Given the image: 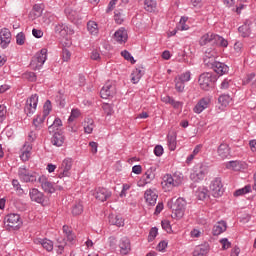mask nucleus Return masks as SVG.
<instances>
[{
	"instance_id": "nucleus-46",
	"label": "nucleus",
	"mask_w": 256,
	"mask_h": 256,
	"mask_svg": "<svg viewBox=\"0 0 256 256\" xmlns=\"http://www.w3.org/2000/svg\"><path fill=\"white\" fill-rule=\"evenodd\" d=\"M175 89L178 93H183L185 91V82L181 81L179 78L175 79Z\"/></svg>"
},
{
	"instance_id": "nucleus-26",
	"label": "nucleus",
	"mask_w": 256,
	"mask_h": 256,
	"mask_svg": "<svg viewBox=\"0 0 256 256\" xmlns=\"http://www.w3.org/2000/svg\"><path fill=\"white\" fill-rule=\"evenodd\" d=\"M110 225H116V227H123L125 225V221L123 217L115 214H111L108 217Z\"/></svg>"
},
{
	"instance_id": "nucleus-20",
	"label": "nucleus",
	"mask_w": 256,
	"mask_h": 256,
	"mask_svg": "<svg viewBox=\"0 0 256 256\" xmlns=\"http://www.w3.org/2000/svg\"><path fill=\"white\" fill-rule=\"evenodd\" d=\"M95 197L98 201L103 203L111 197V191L107 190V188H98L96 190Z\"/></svg>"
},
{
	"instance_id": "nucleus-1",
	"label": "nucleus",
	"mask_w": 256,
	"mask_h": 256,
	"mask_svg": "<svg viewBox=\"0 0 256 256\" xmlns=\"http://www.w3.org/2000/svg\"><path fill=\"white\" fill-rule=\"evenodd\" d=\"M217 79H219L217 75L211 72H205L199 76L198 83L203 91H209L211 88L214 87Z\"/></svg>"
},
{
	"instance_id": "nucleus-32",
	"label": "nucleus",
	"mask_w": 256,
	"mask_h": 256,
	"mask_svg": "<svg viewBox=\"0 0 256 256\" xmlns=\"http://www.w3.org/2000/svg\"><path fill=\"white\" fill-rule=\"evenodd\" d=\"M144 9L148 11V13H153V11L157 9V2L155 0H145Z\"/></svg>"
},
{
	"instance_id": "nucleus-64",
	"label": "nucleus",
	"mask_w": 256,
	"mask_h": 256,
	"mask_svg": "<svg viewBox=\"0 0 256 256\" xmlns=\"http://www.w3.org/2000/svg\"><path fill=\"white\" fill-rule=\"evenodd\" d=\"M220 243L222 244V248L225 249H229V247H231V242H229V240L227 238H222L220 240Z\"/></svg>"
},
{
	"instance_id": "nucleus-28",
	"label": "nucleus",
	"mask_w": 256,
	"mask_h": 256,
	"mask_svg": "<svg viewBox=\"0 0 256 256\" xmlns=\"http://www.w3.org/2000/svg\"><path fill=\"white\" fill-rule=\"evenodd\" d=\"M195 195H196L197 199H199V201H205V199H207V197H209V190L203 186L199 187L195 191Z\"/></svg>"
},
{
	"instance_id": "nucleus-8",
	"label": "nucleus",
	"mask_w": 256,
	"mask_h": 256,
	"mask_svg": "<svg viewBox=\"0 0 256 256\" xmlns=\"http://www.w3.org/2000/svg\"><path fill=\"white\" fill-rule=\"evenodd\" d=\"M210 192L214 197H221L223 193H225V189H223V183L221 182V178H215L212 180L210 184Z\"/></svg>"
},
{
	"instance_id": "nucleus-7",
	"label": "nucleus",
	"mask_w": 256,
	"mask_h": 256,
	"mask_svg": "<svg viewBox=\"0 0 256 256\" xmlns=\"http://www.w3.org/2000/svg\"><path fill=\"white\" fill-rule=\"evenodd\" d=\"M37 103H39V96H37V94H33L27 99L24 112L28 117L37 111Z\"/></svg>"
},
{
	"instance_id": "nucleus-30",
	"label": "nucleus",
	"mask_w": 256,
	"mask_h": 256,
	"mask_svg": "<svg viewBox=\"0 0 256 256\" xmlns=\"http://www.w3.org/2000/svg\"><path fill=\"white\" fill-rule=\"evenodd\" d=\"M64 12L70 21H77L79 19V12L73 10L71 7L65 8Z\"/></svg>"
},
{
	"instance_id": "nucleus-55",
	"label": "nucleus",
	"mask_w": 256,
	"mask_h": 256,
	"mask_svg": "<svg viewBox=\"0 0 256 256\" xmlns=\"http://www.w3.org/2000/svg\"><path fill=\"white\" fill-rule=\"evenodd\" d=\"M43 109V115L44 117H47L49 113H51V100L45 102Z\"/></svg>"
},
{
	"instance_id": "nucleus-10",
	"label": "nucleus",
	"mask_w": 256,
	"mask_h": 256,
	"mask_svg": "<svg viewBox=\"0 0 256 256\" xmlns=\"http://www.w3.org/2000/svg\"><path fill=\"white\" fill-rule=\"evenodd\" d=\"M155 171L156 168L150 167L138 181L139 187H145V185H149V183L155 179Z\"/></svg>"
},
{
	"instance_id": "nucleus-3",
	"label": "nucleus",
	"mask_w": 256,
	"mask_h": 256,
	"mask_svg": "<svg viewBox=\"0 0 256 256\" xmlns=\"http://www.w3.org/2000/svg\"><path fill=\"white\" fill-rule=\"evenodd\" d=\"M45 61H47V49L43 48L33 57L30 66L34 71H37V69H41L45 65Z\"/></svg>"
},
{
	"instance_id": "nucleus-34",
	"label": "nucleus",
	"mask_w": 256,
	"mask_h": 256,
	"mask_svg": "<svg viewBox=\"0 0 256 256\" xmlns=\"http://www.w3.org/2000/svg\"><path fill=\"white\" fill-rule=\"evenodd\" d=\"M94 127H95V122L93 121V119L88 118L85 120V122H84L85 133H88V134L93 133Z\"/></svg>"
},
{
	"instance_id": "nucleus-40",
	"label": "nucleus",
	"mask_w": 256,
	"mask_h": 256,
	"mask_svg": "<svg viewBox=\"0 0 256 256\" xmlns=\"http://www.w3.org/2000/svg\"><path fill=\"white\" fill-rule=\"evenodd\" d=\"M45 119L46 117L45 115H43V116H37V118L33 120V125L37 131L41 129L42 127L41 125H43V123L45 122Z\"/></svg>"
},
{
	"instance_id": "nucleus-13",
	"label": "nucleus",
	"mask_w": 256,
	"mask_h": 256,
	"mask_svg": "<svg viewBox=\"0 0 256 256\" xmlns=\"http://www.w3.org/2000/svg\"><path fill=\"white\" fill-rule=\"evenodd\" d=\"M38 182L40 183L44 193H49L50 195L55 193V186L52 184L51 181H49V179H47V177L45 176H40L38 178Z\"/></svg>"
},
{
	"instance_id": "nucleus-36",
	"label": "nucleus",
	"mask_w": 256,
	"mask_h": 256,
	"mask_svg": "<svg viewBox=\"0 0 256 256\" xmlns=\"http://www.w3.org/2000/svg\"><path fill=\"white\" fill-rule=\"evenodd\" d=\"M83 213V204L81 202H78L73 205L72 207V215L74 217H77Z\"/></svg>"
},
{
	"instance_id": "nucleus-9",
	"label": "nucleus",
	"mask_w": 256,
	"mask_h": 256,
	"mask_svg": "<svg viewBox=\"0 0 256 256\" xmlns=\"http://www.w3.org/2000/svg\"><path fill=\"white\" fill-rule=\"evenodd\" d=\"M183 183V179L181 177L177 178V176H173L171 174H166L163 177L162 185H165L166 187H169L172 189V187H179Z\"/></svg>"
},
{
	"instance_id": "nucleus-53",
	"label": "nucleus",
	"mask_w": 256,
	"mask_h": 256,
	"mask_svg": "<svg viewBox=\"0 0 256 256\" xmlns=\"http://www.w3.org/2000/svg\"><path fill=\"white\" fill-rule=\"evenodd\" d=\"M158 229L157 227H153L150 229L149 235H148V241L151 243V241H155V237H157L158 234Z\"/></svg>"
},
{
	"instance_id": "nucleus-12",
	"label": "nucleus",
	"mask_w": 256,
	"mask_h": 256,
	"mask_svg": "<svg viewBox=\"0 0 256 256\" xmlns=\"http://www.w3.org/2000/svg\"><path fill=\"white\" fill-rule=\"evenodd\" d=\"M116 93L117 89L115 88V85H113L111 82H108L102 87L100 96L102 99H109V97H113Z\"/></svg>"
},
{
	"instance_id": "nucleus-37",
	"label": "nucleus",
	"mask_w": 256,
	"mask_h": 256,
	"mask_svg": "<svg viewBox=\"0 0 256 256\" xmlns=\"http://www.w3.org/2000/svg\"><path fill=\"white\" fill-rule=\"evenodd\" d=\"M87 29L91 35H97V33H99L98 25L95 21H89L87 23Z\"/></svg>"
},
{
	"instance_id": "nucleus-18",
	"label": "nucleus",
	"mask_w": 256,
	"mask_h": 256,
	"mask_svg": "<svg viewBox=\"0 0 256 256\" xmlns=\"http://www.w3.org/2000/svg\"><path fill=\"white\" fill-rule=\"evenodd\" d=\"M51 143L55 147H63V143H65V135H63V131L54 132Z\"/></svg>"
},
{
	"instance_id": "nucleus-14",
	"label": "nucleus",
	"mask_w": 256,
	"mask_h": 256,
	"mask_svg": "<svg viewBox=\"0 0 256 256\" xmlns=\"http://www.w3.org/2000/svg\"><path fill=\"white\" fill-rule=\"evenodd\" d=\"M11 43V31L7 28H3L0 31V46L2 49H7Z\"/></svg>"
},
{
	"instance_id": "nucleus-62",
	"label": "nucleus",
	"mask_w": 256,
	"mask_h": 256,
	"mask_svg": "<svg viewBox=\"0 0 256 256\" xmlns=\"http://www.w3.org/2000/svg\"><path fill=\"white\" fill-rule=\"evenodd\" d=\"M163 146L161 145H156L154 148V155H156V157H161V155H163Z\"/></svg>"
},
{
	"instance_id": "nucleus-38",
	"label": "nucleus",
	"mask_w": 256,
	"mask_h": 256,
	"mask_svg": "<svg viewBox=\"0 0 256 256\" xmlns=\"http://www.w3.org/2000/svg\"><path fill=\"white\" fill-rule=\"evenodd\" d=\"M214 45H219L220 47H228L229 42L225 40V38L216 34V36H214Z\"/></svg>"
},
{
	"instance_id": "nucleus-6",
	"label": "nucleus",
	"mask_w": 256,
	"mask_h": 256,
	"mask_svg": "<svg viewBox=\"0 0 256 256\" xmlns=\"http://www.w3.org/2000/svg\"><path fill=\"white\" fill-rule=\"evenodd\" d=\"M4 224L11 229H19L23 225V221H21V216L19 214H8L4 218Z\"/></svg>"
},
{
	"instance_id": "nucleus-61",
	"label": "nucleus",
	"mask_w": 256,
	"mask_h": 256,
	"mask_svg": "<svg viewBox=\"0 0 256 256\" xmlns=\"http://www.w3.org/2000/svg\"><path fill=\"white\" fill-rule=\"evenodd\" d=\"M228 169H233L234 171H239V161H230L227 165Z\"/></svg>"
},
{
	"instance_id": "nucleus-60",
	"label": "nucleus",
	"mask_w": 256,
	"mask_h": 256,
	"mask_svg": "<svg viewBox=\"0 0 256 256\" xmlns=\"http://www.w3.org/2000/svg\"><path fill=\"white\" fill-rule=\"evenodd\" d=\"M62 59L66 62L71 59V52L67 48H63L62 50Z\"/></svg>"
},
{
	"instance_id": "nucleus-17",
	"label": "nucleus",
	"mask_w": 256,
	"mask_h": 256,
	"mask_svg": "<svg viewBox=\"0 0 256 256\" xmlns=\"http://www.w3.org/2000/svg\"><path fill=\"white\" fill-rule=\"evenodd\" d=\"M218 157L221 159H229L231 157V148L227 143H221L217 149Z\"/></svg>"
},
{
	"instance_id": "nucleus-33",
	"label": "nucleus",
	"mask_w": 256,
	"mask_h": 256,
	"mask_svg": "<svg viewBox=\"0 0 256 256\" xmlns=\"http://www.w3.org/2000/svg\"><path fill=\"white\" fill-rule=\"evenodd\" d=\"M187 21H189V18L186 16H182L176 26L177 31H187L189 29V26L186 25Z\"/></svg>"
},
{
	"instance_id": "nucleus-21",
	"label": "nucleus",
	"mask_w": 256,
	"mask_h": 256,
	"mask_svg": "<svg viewBox=\"0 0 256 256\" xmlns=\"http://www.w3.org/2000/svg\"><path fill=\"white\" fill-rule=\"evenodd\" d=\"M114 39L117 41V43H127V39H129V36L127 35V30L125 28H120L114 33Z\"/></svg>"
},
{
	"instance_id": "nucleus-47",
	"label": "nucleus",
	"mask_w": 256,
	"mask_h": 256,
	"mask_svg": "<svg viewBox=\"0 0 256 256\" xmlns=\"http://www.w3.org/2000/svg\"><path fill=\"white\" fill-rule=\"evenodd\" d=\"M67 246V242L65 239L58 240V245H57V253L58 255H62L63 251H65V247Z\"/></svg>"
},
{
	"instance_id": "nucleus-51",
	"label": "nucleus",
	"mask_w": 256,
	"mask_h": 256,
	"mask_svg": "<svg viewBox=\"0 0 256 256\" xmlns=\"http://www.w3.org/2000/svg\"><path fill=\"white\" fill-rule=\"evenodd\" d=\"M178 79L182 81V83H187L188 81H191V72L190 71L184 72L183 74L178 76Z\"/></svg>"
},
{
	"instance_id": "nucleus-25",
	"label": "nucleus",
	"mask_w": 256,
	"mask_h": 256,
	"mask_svg": "<svg viewBox=\"0 0 256 256\" xmlns=\"http://www.w3.org/2000/svg\"><path fill=\"white\" fill-rule=\"evenodd\" d=\"M217 34H213V33H207L204 34L201 38H200V45L203 47L205 45H208V43H211L212 45H215V37Z\"/></svg>"
},
{
	"instance_id": "nucleus-22",
	"label": "nucleus",
	"mask_w": 256,
	"mask_h": 256,
	"mask_svg": "<svg viewBox=\"0 0 256 256\" xmlns=\"http://www.w3.org/2000/svg\"><path fill=\"white\" fill-rule=\"evenodd\" d=\"M227 231V222L221 220L218 221L212 229V235L217 236L221 235V233H225Z\"/></svg>"
},
{
	"instance_id": "nucleus-4",
	"label": "nucleus",
	"mask_w": 256,
	"mask_h": 256,
	"mask_svg": "<svg viewBox=\"0 0 256 256\" xmlns=\"http://www.w3.org/2000/svg\"><path fill=\"white\" fill-rule=\"evenodd\" d=\"M18 176L23 183H35L37 181V172L31 171L25 167L19 168Z\"/></svg>"
},
{
	"instance_id": "nucleus-54",
	"label": "nucleus",
	"mask_w": 256,
	"mask_h": 256,
	"mask_svg": "<svg viewBox=\"0 0 256 256\" xmlns=\"http://www.w3.org/2000/svg\"><path fill=\"white\" fill-rule=\"evenodd\" d=\"M239 33H242V37H249L251 35V31L249 30L247 25L240 26L238 28Z\"/></svg>"
},
{
	"instance_id": "nucleus-15",
	"label": "nucleus",
	"mask_w": 256,
	"mask_h": 256,
	"mask_svg": "<svg viewBox=\"0 0 256 256\" xmlns=\"http://www.w3.org/2000/svg\"><path fill=\"white\" fill-rule=\"evenodd\" d=\"M209 105H211V98H201L193 108V111L199 115L200 113H203L205 109H208Z\"/></svg>"
},
{
	"instance_id": "nucleus-45",
	"label": "nucleus",
	"mask_w": 256,
	"mask_h": 256,
	"mask_svg": "<svg viewBox=\"0 0 256 256\" xmlns=\"http://www.w3.org/2000/svg\"><path fill=\"white\" fill-rule=\"evenodd\" d=\"M218 103H220V105H222V107H227V105H229V103H231V97L229 95H221L218 98Z\"/></svg>"
},
{
	"instance_id": "nucleus-11",
	"label": "nucleus",
	"mask_w": 256,
	"mask_h": 256,
	"mask_svg": "<svg viewBox=\"0 0 256 256\" xmlns=\"http://www.w3.org/2000/svg\"><path fill=\"white\" fill-rule=\"evenodd\" d=\"M205 175H207V170L203 168V166L195 167L193 172L190 174V179L193 183H199V181H203V179H205Z\"/></svg>"
},
{
	"instance_id": "nucleus-23",
	"label": "nucleus",
	"mask_w": 256,
	"mask_h": 256,
	"mask_svg": "<svg viewBox=\"0 0 256 256\" xmlns=\"http://www.w3.org/2000/svg\"><path fill=\"white\" fill-rule=\"evenodd\" d=\"M212 69L215 73H217V75H220V76L227 75V73H229V66L219 61L214 65Z\"/></svg>"
},
{
	"instance_id": "nucleus-49",
	"label": "nucleus",
	"mask_w": 256,
	"mask_h": 256,
	"mask_svg": "<svg viewBox=\"0 0 256 256\" xmlns=\"http://www.w3.org/2000/svg\"><path fill=\"white\" fill-rule=\"evenodd\" d=\"M122 57H124V59L126 61H130V63H132V65H135V58H133V56H131V53L127 50H123L121 52Z\"/></svg>"
},
{
	"instance_id": "nucleus-16",
	"label": "nucleus",
	"mask_w": 256,
	"mask_h": 256,
	"mask_svg": "<svg viewBox=\"0 0 256 256\" xmlns=\"http://www.w3.org/2000/svg\"><path fill=\"white\" fill-rule=\"evenodd\" d=\"M73 167V159L66 158L62 162V172L59 174V178L62 179V177H69L71 175V168Z\"/></svg>"
},
{
	"instance_id": "nucleus-2",
	"label": "nucleus",
	"mask_w": 256,
	"mask_h": 256,
	"mask_svg": "<svg viewBox=\"0 0 256 256\" xmlns=\"http://www.w3.org/2000/svg\"><path fill=\"white\" fill-rule=\"evenodd\" d=\"M29 197L31 201L34 203H38L39 205H42V207H45L49 205V197L45 196V194L37 188H32L29 191Z\"/></svg>"
},
{
	"instance_id": "nucleus-44",
	"label": "nucleus",
	"mask_w": 256,
	"mask_h": 256,
	"mask_svg": "<svg viewBox=\"0 0 256 256\" xmlns=\"http://www.w3.org/2000/svg\"><path fill=\"white\" fill-rule=\"evenodd\" d=\"M12 185L18 195L20 196L25 195V190L21 188V184L19 183V180H16V179L12 180Z\"/></svg>"
},
{
	"instance_id": "nucleus-56",
	"label": "nucleus",
	"mask_w": 256,
	"mask_h": 256,
	"mask_svg": "<svg viewBox=\"0 0 256 256\" xmlns=\"http://www.w3.org/2000/svg\"><path fill=\"white\" fill-rule=\"evenodd\" d=\"M17 45H25V33L20 32L16 36Z\"/></svg>"
},
{
	"instance_id": "nucleus-57",
	"label": "nucleus",
	"mask_w": 256,
	"mask_h": 256,
	"mask_svg": "<svg viewBox=\"0 0 256 256\" xmlns=\"http://www.w3.org/2000/svg\"><path fill=\"white\" fill-rule=\"evenodd\" d=\"M102 108L106 115H113V105L105 103L103 104Z\"/></svg>"
},
{
	"instance_id": "nucleus-24",
	"label": "nucleus",
	"mask_w": 256,
	"mask_h": 256,
	"mask_svg": "<svg viewBox=\"0 0 256 256\" xmlns=\"http://www.w3.org/2000/svg\"><path fill=\"white\" fill-rule=\"evenodd\" d=\"M120 253H122V255H127L129 253V251H131V241L129 240V238L124 237L120 240Z\"/></svg>"
},
{
	"instance_id": "nucleus-5",
	"label": "nucleus",
	"mask_w": 256,
	"mask_h": 256,
	"mask_svg": "<svg viewBox=\"0 0 256 256\" xmlns=\"http://www.w3.org/2000/svg\"><path fill=\"white\" fill-rule=\"evenodd\" d=\"M185 205H187V202H185V199L178 198L175 203L171 206L172 213L176 219H181L183 215H185Z\"/></svg>"
},
{
	"instance_id": "nucleus-58",
	"label": "nucleus",
	"mask_w": 256,
	"mask_h": 256,
	"mask_svg": "<svg viewBox=\"0 0 256 256\" xmlns=\"http://www.w3.org/2000/svg\"><path fill=\"white\" fill-rule=\"evenodd\" d=\"M254 79H256L255 73L248 74L243 80V85H249V83H253Z\"/></svg>"
},
{
	"instance_id": "nucleus-19",
	"label": "nucleus",
	"mask_w": 256,
	"mask_h": 256,
	"mask_svg": "<svg viewBox=\"0 0 256 256\" xmlns=\"http://www.w3.org/2000/svg\"><path fill=\"white\" fill-rule=\"evenodd\" d=\"M157 197H159L157 193H155V191L151 189L146 190L144 193V199L146 203H148V205H151L152 207L157 204Z\"/></svg>"
},
{
	"instance_id": "nucleus-27",
	"label": "nucleus",
	"mask_w": 256,
	"mask_h": 256,
	"mask_svg": "<svg viewBox=\"0 0 256 256\" xmlns=\"http://www.w3.org/2000/svg\"><path fill=\"white\" fill-rule=\"evenodd\" d=\"M54 31L56 35H60V37H67V35H69V27L65 24L56 25Z\"/></svg>"
},
{
	"instance_id": "nucleus-50",
	"label": "nucleus",
	"mask_w": 256,
	"mask_h": 256,
	"mask_svg": "<svg viewBox=\"0 0 256 256\" xmlns=\"http://www.w3.org/2000/svg\"><path fill=\"white\" fill-rule=\"evenodd\" d=\"M207 255V249L205 247L198 246L193 252V256H205Z\"/></svg>"
},
{
	"instance_id": "nucleus-35",
	"label": "nucleus",
	"mask_w": 256,
	"mask_h": 256,
	"mask_svg": "<svg viewBox=\"0 0 256 256\" xmlns=\"http://www.w3.org/2000/svg\"><path fill=\"white\" fill-rule=\"evenodd\" d=\"M62 125H63V122L59 118H56L53 124H51L48 127L49 133H55L56 131H59V127H61Z\"/></svg>"
},
{
	"instance_id": "nucleus-42",
	"label": "nucleus",
	"mask_w": 256,
	"mask_h": 256,
	"mask_svg": "<svg viewBox=\"0 0 256 256\" xmlns=\"http://www.w3.org/2000/svg\"><path fill=\"white\" fill-rule=\"evenodd\" d=\"M168 147L170 151H175L177 149V137L176 136H168Z\"/></svg>"
},
{
	"instance_id": "nucleus-48",
	"label": "nucleus",
	"mask_w": 256,
	"mask_h": 256,
	"mask_svg": "<svg viewBox=\"0 0 256 256\" xmlns=\"http://www.w3.org/2000/svg\"><path fill=\"white\" fill-rule=\"evenodd\" d=\"M81 115L79 109H72L70 117L68 118V123H73Z\"/></svg>"
},
{
	"instance_id": "nucleus-52",
	"label": "nucleus",
	"mask_w": 256,
	"mask_h": 256,
	"mask_svg": "<svg viewBox=\"0 0 256 256\" xmlns=\"http://www.w3.org/2000/svg\"><path fill=\"white\" fill-rule=\"evenodd\" d=\"M217 62V58H204V65L209 69H212Z\"/></svg>"
},
{
	"instance_id": "nucleus-31",
	"label": "nucleus",
	"mask_w": 256,
	"mask_h": 256,
	"mask_svg": "<svg viewBox=\"0 0 256 256\" xmlns=\"http://www.w3.org/2000/svg\"><path fill=\"white\" fill-rule=\"evenodd\" d=\"M31 145H29L27 142L23 146L22 154L20 155V158L22 161H29V157H31Z\"/></svg>"
},
{
	"instance_id": "nucleus-39",
	"label": "nucleus",
	"mask_w": 256,
	"mask_h": 256,
	"mask_svg": "<svg viewBox=\"0 0 256 256\" xmlns=\"http://www.w3.org/2000/svg\"><path fill=\"white\" fill-rule=\"evenodd\" d=\"M251 193V185H246L244 188H240L234 192V197H241V195H247Z\"/></svg>"
},
{
	"instance_id": "nucleus-59",
	"label": "nucleus",
	"mask_w": 256,
	"mask_h": 256,
	"mask_svg": "<svg viewBox=\"0 0 256 256\" xmlns=\"http://www.w3.org/2000/svg\"><path fill=\"white\" fill-rule=\"evenodd\" d=\"M5 115H7V107H5V105H0V123L5 121Z\"/></svg>"
},
{
	"instance_id": "nucleus-41",
	"label": "nucleus",
	"mask_w": 256,
	"mask_h": 256,
	"mask_svg": "<svg viewBox=\"0 0 256 256\" xmlns=\"http://www.w3.org/2000/svg\"><path fill=\"white\" fill-rule=\"evenodd\" d=\"M141 77H143V74L141 73V70L140 69H135L131 74L132 83L137 84V82L141 80Z\"/></svg>"
},
{
	"instance_id": "nucleus-29",
	"label": "nucleus",
	"mask_w": 256,
	"mask_h": 256,
	"mask_svg": "<svg viewBox=\"0 0 256 256\" xmlns=\"http://www.w3.org/2000/svg\"><path fill=\"white\" fill-rule=\"evenodd\" d=\"M36 245H42L43 249H46V251H51L53 249V241L45 238V239H36L35 240Z\"/></svg>"
},
{
	"instance_id": "nucleus-63",
	"label": "nucleus",
	"mask_w": 256,
	"mask_h": 256,
	"mask_svg": "<svg viewBox=\"0 0 256 256\" xmlns=\"http://www.w3.org/2000/svg\"><path fill=\"white\" fill-rule=\"evenodd\" d=\"M77 237L75 236V234L73 232H70L69 234H66V239L69 243H71V245H75V239Z\"/></svg>"
},
{
	"instance_id": "nucleus-43",
	"label": "nucleus",
	"mask_w": 256,
	"mask_h": 256,
	"mask_svg": "<svg viewBox=\"0 0 256 256\" xmlns=\"http://www.w3.org/2000/svg\"><path fill=\"white\" fill-rule=\"evenodd\" d=\"M217 57H219V54L217 53V51L215 49L208 48L205 51L204 59H213V58H217Z\"/></svg>"
}]
</instances>
